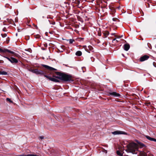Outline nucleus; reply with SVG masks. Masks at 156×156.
<instances>
[{"label": "nucleus", "instance_id": "obj_18", "mask_svg": "<svg viewBox=\"0 0 156 156\" xmlns=\"http://www.w3.org/2000/svg\"><path fill=\"white\" fill-rule=\"evenodd\" d=\"M116 153L117 154L119 155V156H122V154L119 151H117Z\"/></svg>", "mask_w": 156, "mask_h": 156}, {"label": "nucleus", "instance_id": "obj_29", "mask_svg": "<svg viewBox=\"0 0 156 156\" xmlns=\"http://www.w3.org/2000/svg\"><path fill=\"white\" fill-rule=\"evenodd\" d=\"M122 36H123V35H121V36H119L118 38H121L122 37Z\"/></svg>", "mask_w": 156, "mask_h": 156}, {"label": "nucleus", "instance_id": "obj_20", "mask_svg": "<svg viewBox=\"0 0 156 156\" xmlns=\"http://www.w3.org/2000/svg\"><path fill=\"white\" fill-rule=\"evenodd\" d=\"M6 100L7 101H9L10 103H13L12 101H11V99L9 98H6Z\"/></svg>", "mask_w": 156, "mask_h": 156}, {"label": "nucleus", "instance_id": "obj_2", "mask_svg": "<svg viewBox=\"0 0 156 156\" xmlns=\"http://www.w3.org/2000/svg\"><path fill=\"white\" fill-rule=\"evenodd\" d=\"M127 149L126 151L133 154H136V151L138 150V145L134 143H131L127 146Z\"/></svg>", "mask_w": 156, "mask_h": 156}, {"label": "nucleus", "instance_id": "obj_12", "mask_svg": "<svg viewBox=\"0 0 156 156\" xmlns=\"http://www.w3.org/2000/svg\"><path fill=\"white\" fill-rule=\"evenodd\" d=\"M146 137L147 139H148V140H149L151 141H153L155 142H156V139L155 138H151L150 137V136H146Z\"/></svg>", "mask_w": 156, "mask_h": 156}, {"label": "nucleus", "instance_id": "obj_33", "mask_svg": "<svg viewBox=\"0 0 156 156\" xmlns=\"http://www.w3.org/2000/svg\"><path fill=\"white\" fill-rule=\"evenodd\" d=\"M119 41V40H116V41L117 42H118V41Z\"/></svg>", "mask_w": 156, "mask_h": 156}, {"label": "nucleus", "instance_id": "obj_7", "mask_svg": "<svg viewBox=\"0 0 156 156\" xmlns=\"http://www.w3.org/2000/svg\"><path fill=\"white\" fill-rule=\"evenodd\" d=\"M112 133L114 135H117V134H125L126 133L123 131H117L112 132Z\"/></svg>", "mask_w": 156, "mask_h": 156}, {"label": "nucleus", "instance_id": "obj_5", "mask_svg": "<svg viewBox=\"0 0 156 156\" xmlns=\"http://www.w3.org/2000/svg\"><path fill=\"white\" fill-rule=\"evenodd\" d=\"M30 71L37 74H43V72L41 70H38V69H29Z\"/></svg>", "mask_w": 156, "mask_h": 156}, {"label": "nucleus", "instance_id": "obj_4", "mask_svg": "<svg viewBox=\"0 0 156 156\" xmlns=\"http://www.w3.org/2000/svg\"><path fill=\"white\" fill-rule=\"evenodd\" d=\"M5 54H4V53H3V55L2 56L4 58H7L9 61L10 62L12 63H16L18 62V60L16 58L12 57H11L10 58H9L7 56L4 55Z\"/></svg>", "mask_w": 156, "mask_h": 156}, {"label": "nucleus", "instance_id": "obj_32", "mask_svg": "<svg viewBox=\"0 0 156 156\" xmlns=\"http://www.w3.org/2000/svg\"><path fill=\"white\" fill-rule=\"evenodd\" d=\"M25 51H28L29 52H30L31 53V52H30V51H28V50H26V49H25Z\"/></svg>", "mask_w": 156, "mask_h": 156}, {"label": "nucleus", "instance_id": "obj_3", "mask_svg": "<svg viewBox=\"0 0 156 156\" xmlns=\"http://www.w3.org/2000/svg\"><path fill=\"white\" fill-rule=\"evenodd\" d=\"M0 52H2L4 53V54H5L7 55H8L7 53H8L12 54L14 56L18 57L20 56V55L18 54L15 53L13 51L5 48H0Z\"/></svg>", "mask_w": 156, "mask_h": 156}, {"label": "nucleus", "instance_id": "obj_6", "mask_svg": "<svg viewBox=\"0 0 156 156\" xmlns=\"http://www.w3.org/2000/svg\"><path fill=\"white\" fill-rule=\"evenodd\" d=\"M149 58V56L147 55H144L140 57V61L143 62L147 60Z\"/></svg>", "mask_w": 156, "mask_h": 156}, {"label": "nucleus", "instance_id": "obj_30", "mask_svg": "<svg viewBox=\"0 0 156 156\" xmlns=\"http://www.w3.org/2000/svg\"><path fill=\"white\" fill-rule=\"evenodd\" d=\"M116 38H114V39H113V41H112V42H113V41H115V40H116Z\"/></svg>", "mask_w": 156, "mask_h": 156}, {"label": "nucleus", "instance_id": "obj_21", "mask_svg": "<svg viewBox=\"0 0 156 156\" xmlns=\"http://www.w3.org/2000/svg\"><path fill=\"white\" fill-rule=\"evenodd\" d=\"M2 36L3 37H5L7 36V34H1Z\"/></svg>", "mask_w": 156, "mask_h": 156}, {"label": "nucleus", "instance_id": "obj_26", "mask_svg": "<svg viewBox=\"0 0 156 156\" xmlns=\"http://www.w3.org/2000/svg\"><path fill=\"white\" fill-rule=\"evenodd\" d=\"M91 61H92V62H93L94 61V58L93 57H92L91 58Z\"/></svg>", "mask_w": 156, "mask_h": 156}, {"label": "nucleus", "instance_id": "obj_14", "mask_svg": "<svg viewBox=\"0 0 156 156\" xmlns=\"http://www.w3.org/2000/svg\"><path fill=\"white\" fill-rule=\"evenodd\" d=\"M7 73L6 72L3 71L2 70L0 71V75H7Z\"/></svg>", "mask_w": 156, "mask_h": 156}, {"label": "nucleus", "instance_id": "obj_24", "mask_svg": "<svg viewBox=\"0 0 156 156\" xmlns=\"http://www.w3.org/2000/svg\"><path fill=\"white\" fill-rule=\"evenodd\" d=\"M44 76L46 77L47 78H48V79H49V80H50V78H51V77H49V76H46V75H45Z\"/></svg>", "mask_w": 156, "mask_h": 156}, {"label": "nucleus", "instance_id": "obj_25", "mask_svg": "<svg viewBox=\"0 0 156 156\" xmlns=\"http://www.w3.org/2000/svg\"><path fill=\"white\" fill-rule=\"evenodd\" d=\"M47 19H52V17H51L49 16H47Z\"/></svg>", "mask_w": 156, "mask_h": 156}, {"label": "nucleus", "instance_id": "obj_27", "mask_svg": "<svg viewBox=\"0 0 156 156\" xmlns=\"http://www.w3.org/2000/svg\"><path fill=\"white\" fill-rule=\"evenodd\" d=\"M39 138L40 139H43L44 138V137L43 136H40Z\"/></svg>", "mask_w": 156, "mask_h": 156}, {"label": "nucleus", "instance_id": "obj_15", "mask_svg": "<svg viewBox=\"0 0 156 156\" xmlns=\"http://www.w3.org/2000/svg\"><path fill=\"white\" fill-rule=\"evenodd\" d=\"M84 38L82 37H78L76 39V40L78 41H83V40Z\"/></svg>", "mask_w": 156, "mask_h": 156}, {"label": "nucleus", "instance_id": "obj_13", "mask_svg": "<svg viewBox=\"0 0 156 156\" xmlns=\"http://www.w3.org/2000/svg\"><path fill=\"white\" fill-rule=\"evenodd\" d=\"M82 54L81 51H76L75 53V55L77 56H80Z\"/></svg>", "mask_w": 156, "mask_h": 156}, {"label": "nucleus", "instance_id": "obj_35", "mask_svg": "<svg viewBox=\"0 0 156 156\" xmlns=\"http://www.w3.org/2000/svg\"><path fill=\"white\" fill-rule=\"evenodd\" d=\"M146 155V154L145 153H144V155H143V156H145Z\"/></svg>", "mask_w": 156, "mask_h": 156}, {"label": "nucleus", "instance_id": "obj_11", "mask_svg": "<svg viewBox=\"0 0 156 156\" xmlns=\"http://www.w3.org/2000/svg\"><path fill=\"white\" fill-rule=\"evenodd\" d=\"M56 76H55V77H56ZM56 78L55 77V78H50V80L51 81H53V82H59V81L58 80V79H56Z\"/></svg>", "mask_w": 156, "mask_h": 156}, {"label": "nucleus", "instance_id": "obj_16", "mask_svg": "<svg viewBox=\"0 0 156 156\" xmlns=\"http://www.w3.org/2000/svg\"><path fill=\"white\" fill-rule=\"evenodd\" d=\"M67 41H69V43L70 44H72L73 42L75 41L73 39H69L67 40Z\"/></svg>", "mask_w": 156, "mask_h": 156}, {"label": "nucleus", "instance_id": "obj_41", "mask_svg": "<svg viewBox=\"0 0 156 156\" xmlns=\"http://www.w3.org/2000/svg\"><path fill=\"white\" fill-rule=\"evenodd\" d=\"M155 47H156V44L155 45Z\"/></svg>", "mask_w": 156, "mask_h": 156}, {"label": "nucleus", "instance_id": "obj_23", "mask_svg": "<svg viewBox=\"0 0 156 156\" xmlns=\"http://www.w3.org/2000/svg\"><path fill=\"white\" fill-rule=\"evenodd\" d=\"M147 45L148 48H149V49H151V48L150 47V46H151V44L150 43H148L147 44Z\"/></svg>", "mask_w": 156, "mask_h": 156}, {"label": "nucleus", "instance_id": "obj_1", "mask_svg": "<svg viewBox=\"0 0 156 156\" xmlns=\"http://www.w3.org/2000/svg\"><path fill=\"white\" fill-rule=\"evenodd\" d=\"M55 73L57 75L56 77L57 79L65 81L71 80L72 76L70 75L58 72H55Z\"/></svg>", "mask_w": 156, "mask_h": 156}, {"label": "nucleus", "instance_id": "obj_34", "mask_svg": "<svg viewBox=\"0 0 156 156\" xmlns=\"http://www.w3.org/2000/svg\"><path fill=\"white\" fill-rule=\"evenodd\" d=\"M141 145L142 147H143V146H144V144H141Z\"/></svg>", "mask_w": 156, "mask_h": 156}, {"label": "nucleus", "instance_id": "obj_8", "mask_svg": "<svg viewBox=\"0 0 156 156\" xmlns=\"http://www.w3.org/2000/svg\"><path fill=\"white\" fill-rule=\"evenodd\" d=\"M110 95L113 96L115 97H118L120 96L119 94L117 93L116 92H112L109 93Z\"/></svg>", "mask_w": 156, "mask_h": 156}, {"label": "nucleus", "instance_id": "obj_17", "mask_svg": "<svg viewBox=\"0 0 156 156\" xmlns=\"http://www.w3.org/2000/svg\"><path fill=\"white\" fill-rule=\"evenodd\" d=\"M48 21L50 24L52 25H55V22L54 21H51L49 20H48Z\"/></svg>", "mask_w": 156, "mask_h": 156}, {"label": "nucleus", "instance_id": "obj_39", "mask_svg": "<svg viewBox=\"0 0 156 156\" xmlns=\"http://www.w3.org/2000/svg\"><path fill=\"white\" fill-rule=\"evenodd\" d=\"M122 55L123 56H124V55H123V54H122Z\"/></svg>", "mask_w": 156, "mask_h": 156}, {"label": "nucleus", "instance_id": "obj_9", "mask_svg": "<svg viewBox=\"0 0 156 156\" xmlns=\"http://www.w3.org/2000/svg\"><path fill=\"white\" fill-rule=\"evenodd\" d=\"M130 46L129 44H126L124 45V49L126 51H127L129 49Z\"/></svg>", "mask_w": 156, "mask_h": 156}, {"label": "nucleus", "instance_id": "obj_19", "mask_svg": "<svg viewBox=\"0 0 156 156\" xmlns=\"http://www.w3.org/2000/svg\"><path fill=\"white\" fill-rule=\"evenodd\" d=\"M89 49V50H90V51H91L93 49V48L91 46H89L88 47V48H87V50H88V49Z\"/></svg>", "mask_w": 156, "mask_h": 156}, {"label": "nucleus", "instance_id": "obj_10", "mask_svg": "<svg viewBox=\"0 0 156 156\" xmlns=\"http://www.w3.org/2000/svg\"><path fill=\"white\" fill-rule=\"evenodd\" d=\"M41 66H42L43 67L45 68H50V69L54 68L53 67L49 66L47 65H43V64L40 65L38 67H39L41 68Z\"/></svg>", "mask_w": 156, "mask_h": 156}, {"label": "nucleus", "instance_id": "obj_31", "mask_svg": "<svg viewBox=\"0 0 156 156\" xmlns=\"http://www.w3.org/2000/svg\"><path fill=\"white\" fill-rule=\"evenodd\" d=\"M52 69V70H56V69Z\"/></svg>", "mask_w": 156, "mask_h": 156}, {"label": "nucleus", "instance_id": "obj_28", "mask_svg": "<svg viewBox=\"0 0 156 156\" xmlns=\"http://www.w3.org/2000/svg\"><path fill=\"white\" fill-rule=\"evenodd\" d=\"M153 64V65L154 66V67H156V63H154Z\"/></svg>", "mask_w": 156, "mask_h": 156}, {"label": "nucleus", "instance_id": "obj_22", "mask_svg": "<svg viewBox=\"0 0 156 156\" xmlns=\"http://www.w3.org/2000/svg\"><path fill=\"white\" fill-rule=\"evenodd\" d=\"M35 37L36 38H39L40 36L39 35H35Z\"/></svg>", "mask_w": 156, "mask_h": 156}, {"label": "nucleus", "instance_id": "obj_40", "mask_svg": "<svg viewBox=\"0 0 156 156\" xmlns=\"http://www.w3.org/2000/svg\"><path fill=\"white\" fill-rule=\"evenodd\" d=\"M29 50H30V49H29Z\"/></svg>", "mask_w": 156, "mask_h": 156}, {"label": "nucleus", "instance_id": "obj_37", "mask_svg": "<svg viewBox=\"0 0 156 156\" xmlns=\"http://www.w3.org/2000/svg\"><path fill=\"white\" fill-rule=\"evenodd\" d=\"M16 36H17V33H16Z\"/></svg>", "mask_w": 156, "mask_h": 156}, {"label": "nucleus", "instance_id": "obj_36", "mask_svg": "<svg viewBox=\"0 0 156 156\" xmlns=\"http://www.w3.org/2000/svg\"><path fill=\"white\" fill-rule=\"evenodd\" d=\"M3 31H5V30L4 28H3Z\"/></svg>", "mask_w": 156, "mask_h": 156}, {"label": "nucleus", "instance_id": "obj_38", "mask_svg": "<svg viewBox=\"0 0 156 156\" xmlns=\"http://www.w3.org/2000/svg\"><path fill=\"white\" fill-rule=\"evenodd\" d=\"M81 68H82V69L84 68V67H82Z\"/></svg>", "mask_w": 156, "mask_h": 156}]
</instances>
